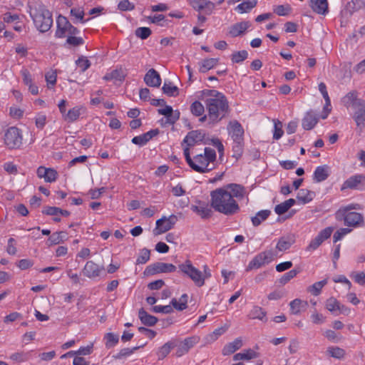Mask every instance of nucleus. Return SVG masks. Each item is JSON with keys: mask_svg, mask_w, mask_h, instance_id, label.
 Wrapping results in <instances>:
<instances>
[{"mask_svg": "<svg viewBox=\"0 0 365 365\" xmlns=\"http://www.w3.org/2000/svg\"><path fill=\"white\" fill-rule=\"evenodd\" d=\"M196 96L205 103L207 111V114L200 118L201 123L207 120L210 124H216L228 114L229 103L222 93L217 90L205 89L197 92Z\"/></svg>", "mask_w": 365, "mask_h": 365, "instance_id": "1", "label": "nucleus"}, {"mask_svg": "<svg viewBox=\"0 0 365 365\" xmlns=\"http://www.w3.org/2000/svg\"><path fill=\"white\" fill-rule=\"evenodd\" d=\"M212 207L225 215H232L240 210V206L226 188L220 187L210 192Z\"/></svg>", "mask_w": 365, "mask_h": 365, "instance_id": "2", "label": "nucleus"}, {"mask_svg": "<svg viewBox=\"0 0 365 365\" xmlns=\"http://www.w3.org/2000/svg\"><path fill=\"white\" fill-rule=\"evenodd\" d=\"M185 160L189 166L195 171L200 173H207L215 169L216 166V152L215 150L206 147L203 154H197L193 158L187 153Z\"/></svg>", "mask_w": 365, "mask_h": 365, "instance_id": "3", "label": "nucleus"}, {"mask_svg": "<svg viewBox=\"0 0 365 365\" xmlns=\"http://www.w3.org/2000/svg\"><path fill=\"white\" fill-rule=\"evenodd\" d=\"M180 271L188 277L196 286L200 287L205 284L207 279L211 277L207 265L203 266V272L195 267L190 260H186L178 266Z\"/></svg>", "mask_w": 365, "mask_h": 365, "instance_id": "4", "label": "nucleus"}, {"mask_svg": "<svg viewBox=\"0 0 365 365\" xmlns=\"http://www.w3.org/2000/svg\"><path fill=\"white\" fill-rule=\"evenodd\" d=\"M30 16L41 32L48 31L53 24L52 14L43 5L31 9Z\"/></svg>", "mask_w": 365, "mask_h": 365, "instance_id": "5", "label": "nucleus"}, {"mask_svg": "<svg viewBox=\"0 0 365 365\" xmlns=\"http://www.w3.org/2000/svg\"><path fill=\"white\" fill-rule=\"evenodd\" d=\"M2 140L8 149H19L23 144L22 130L16 126H10L4 131Z\"/></svg>", "mask_w": 365, "mask_h": 365, "instance_id": "6", "label": "nucleus"}, {"mask_svg": "<svg viewBox=\"0 0 365 365\" xmlns=\"http://www.w3.org/2000/svg\"><path fill=\"white\" fill-rule=\"evenodd\" d=\"M205 136V133L198 130L190 131L186 135L181 143L185 158H186L187 153L189 155L193 153V148L196 145L201 143L203 141Z\"/></svg>", "mask_w": 365, "mask_h": 365, "instance_id": "7", "label": "nucleus"}, {"mask_svg": "<svg viewBox=\"0 0 365 365\" xmlns=\"http://www.w3.org/2000/svg\"><path fill=\"white\" fill-rule=\"evenodd\" d=\"M56 31L55 36L62 38L68 35H76L79 34V30L73 26L66 17L59 15L56 19Z\"/></svg>", "mask_w": 365, "mask_h": 365, "instance_id": "8", "label": "nucleus"}, {"mask_svg": "<svg viewBox=\"0 0 365 365\" xmlns=\"http://www.w3.org/2000/svg\"><path fill=\"white\" fill-rule=\"evenodd\" d=\"M275 257L274 252L271 250L257 254L248 264L247 271L259 269L272 262Z\"/></svg>", "mask_w": 365, "mask_h": 365, "instance_id": "9", "label": "nucleus"}, {"mask_svg": "<svg viewBox=\"0 0 365 365\" xmlns=\"http://www.w3.org/2000/svg\"><path fill=\"white\" fill-rule=\"evenodd\" d=\"M178 221V217L175 215H170L168 217L163 216L156 221V227L153 230L155 235H159L171 230Z\"/></svg>", "mask_w": 365, "mask_h": 365, "instance_id": "10", "label": "nucleus"}, {"mask_svg": "<svg viewBox=\"0 0 365 365\" xmlns=\"http://www.w3.org/2000/svg\"><path fill=\"white\" fill-rule=\"evenodd\" d=\"M176 267L170 263L155 262L148 266L144 274L146 275H154L161 273H172L176 271Z\"/></svg>", "mask_w": 365, "mask_h": 365, "instance_id": "11", "label": "nucleus"}, {"mask_svg": "<svg viewBox=\"0 0 365 365\" xmlns=\"http://www.w3.org/2000/svg\"><path fill=\"white\" fill-rule=\"evenodd\" d=\"M365 187V175L356 174L346 179L341 187V190L346 189L362 190Z\"/></svg>", "mask_w": 365, "mask_h": 365, "instance_id": "12", "label": "nucleus"}, {"mask_svg": "<svg viewBox=\"0 0 365 365\" xmlns=\"http://www.w3.org/2000/svg\"><path fill=\"white\" fill-rule=\"evenodd\" d=\"M333 231L334 228L332 227H327L321 230L319 234L310 241L309 245L306 248V250L308 252H313L317 250L324 240L330 237Z\"/></svg>", "mask_w": 365, "mask_h": 365, "instance_id": "13", "label": "nucleus"}, {"mask_svg": "<svg viewBox=\"0 0 365 365\" xmlns=\"http://www.w3.org/2000/svg\"><path fill=\"white\" fill-rule=\"evenodd\" d=\"M229 135L238 145L243 141L244 129L241 124L236 120L230 121L227 125Z\"/></svg>", "mask_w": 365, "mask_h": 365, "instance_id": "14", "label": "nucleus"}, {"mask_svg": "<svg viewBox=\"0 0 365 365\" xmlns=\"http://www.w3.org/2000/svg\"><path fill=\"white\" fill-rule=\"evenodd\" d=\"M191 210L199 215L202 219H207L212 214L211 204L208 202L197 200L194 205H191Z\"/></svg>", "mask_w": 365, "mask_h": 365, "instance_id": "15", "label": "nucleus"}, {"mask_svg": "<svg viewBox=\"0 0 365 365\" xmlns=\"http://www.w3.org/2000/svg\"><path fill=\"white\" fill-rule=\"evenodd\" d=\"M104 272V267L100 266L95 263L93 261H88L83 270V274L90 279H95L101 275Z\"/></svg>", "mask_w": 365, "mask_h": 365, "instance_id": "16", "label": "nucleus"}, {"mask_svg": "<svg viewBox=\"0 0 365 365\" xmlns=\"http://www.w3.org/2000/svg\"><path fill=\"white\" fill-rule=\"evenodd\" d=\"M354 121L357 126H364L365 123V101H359L351 108Z\"/></svg>", "mask_w": 365, "mask_h": 365, "instance_id": "17", "label": "nucleus"}, {"mask_svg": "<svg viewBox=\"0 0 365 365\" xmlns=\"http://www.w3.org/2000/svg\"><path fill=\"white\" fill-rule=\"evenodd\" d=\"M344 220L345 225L354 227H359L364 222L363 215L356 212L344 213Z\"/></svg>", "mask_w": 365, "mask_h": 365, "instance_id": "18", "label": "nucleus"}, {"mask_svg": "<svg viewBox=\"0 0 365 365\" xmlns=\"http://www.w3.org/2000/svg\"><path fill=\"white\" fill-rule=\"evenodd\" d=\"M319 118L317 114L312 110L307 111L302 120V126L304 130L313 129L317 124Z\"/></svg>", "mask_w": 365, "mask_h": 365, "instance_id": "19", "label": "nucleus"}, {"mask_svg": "<svg viewBox=\"0 0 365 365\" xmlns=\"http://www.w3.org/2000/svg\"><path fill=\"white\" fill-rule=\"evenodd\" d=\"M309 6L317 14L326 16L329 13L328 0H309Z\"/></svg>", "mask_w": 365, "mask_h": 365, "instance_id": "20", "label": "nucleus"}, {"mask_svg": "<svg viewBox=\"0 0 365 365\" xmlns=\"http://www.w3.org/2000/svg\"><path fill=\"white\" fill-rule=\"evenodd\" d=\"M37 176L39 178H43L46 182H55L57 179L58 173L52 168H47L43 166L37 169Z\"/></svg>", "mask_w": 365, "mask_h": 365, "instance_id": "21", "label": "nucleus"}, {"mask_svg": "<svg viewBox=\"0 0 365 365\" xmlns=\"http://www.w3.org/2000/svg\"><path fill=\"white\" fill-rule=\"evenodd\" d=\"M325 355L329 358H332L336 360L342 361L345 359L346 352L345 349L338 346H327Z\"/></svg>", "mask_w": 365, "mask_h": 365, "instance_id": "22", "label": "nucleus"}, {"mask_svg": "<svg viewBox=\"0 0 365 365\" xmlns=\"http://www.w3.org/2000/svg\"><path fill=\"white\" fill-rule=\"evenodd\" d=\"M145 83L150 87H159L161 84V78L159 73L153 68L150 69L144 77Z\"/></svg>", "mask_w": 365, "mask_h": 365, "instance_id": "23", "label": "nucleus"}, {"mask_svg": "<svg viewBox=\"0 0 365 365\" xmlns=\"http://www.w3.org/2000/svg\"><path fill=\"white\" fill-rule=\"evenodd\" d=\"M223 187L226 188L229 192H230L234 199L235 197L238 200H241L247 197V192L245 188L240 185L232 183L228 184Z\"/></svg>", "mask_w": 365, "mask_h": 365, "instance_id": "24", "label": "nucleus"}, {"mask_svg": "<svg viewBox=\"0 0 365 365\" xmlns=\"http://www.w3.org/2000/svg\"><path fill=\"white\" fill-rule=\"evenodd\" d=\"M250 22L247 21L235 24L230 28L229 35L232 37L242 35L250 28Z\"/></svg>", "mask_w": 365, "mask_h": 365, "instance_id": "25", "label": "nucleus"}, {"mask_svg": "<svg viewBox=\"0 0 365 365\" xmlns=\"http://www.w3.org/2000/svg\"><path fill=\"white\" fill-rule=\"evenodd\" d=\"M294 242L295 239L293 235L283 236L278 240L276 249L279 252H284L289 250Z\"/></svg>", "mask_w": 365, "mask_h": 365, "instance_id": "26", "label": "nucleus"}, {"mask_svg": "<svg viewBox=\"0 0 365 365\" xmlns=\"http://www.w3.org/2000/svg\"><path fill=\"white\" fill-rule=\"evenodd\" d=\"M329 168L327 165H321L316 168L313 173V180L317 182L324 181L329 175Z\"/></svg>", "mask_w": 365, "mask_h": 365, "instance_id": "27", "label": "nucleus"}, {"mask_svg": "<svg viewBox=\"0 0 365 365\" xmlns=\"http://www.w3.org/2000/svg\"><path fill=\"white\" fill-rule=\"evenodd\" d=\"M259 356V353L256 351L248 349L237 353L233 356L234 361H250Z\"/></svg>", "mask_w": 365, "mask_h": 365, "instance_id": "28", "label": "nucleus"}, {"mask_svg": "<svg viewBox=\"0 0 365 365\" xmlns=\"http://www.w3.org/2000/svg\"><path fill=\"white\" fill-rule=\"evenodd\" d=\"M197 342V338L192 336L184 339L180 344L177 351V355L181 356L187 353L190 348H192Z\"/></svg>", "mask_w": 365, "mask_h": 365, "instance_id": "29", "label": "nucleus"}, {"mask_svg": "<svg viewBox=\"0 0 365 365\" xmlns=\"http://www.w3.org/2000/svg\"><path fill=\"white\" fill-rule=\"evenodd\" d=\"M219 63V58H210L203 59L199 63V71L200 73H207L210 70L215 68Z\"/></svg>", "mask_w": 365, "mask_h": 365, "instance_id": "30", "label": "nucleus"}, {"mask_svg": "<svg viewBox=\"0 0 365 365\" xmlns=\"http://www.w3.org/2000/svg\"><path fill=\"white\" fill-rule=\"evenodd\" d=\"M363 99L358 98V93L356 91L349 92L343 98L342 103L347 108H353L356 103L361 101Z\"/></svg>", "mask_w": 365, "mask_h": 365, "instance_id": "31", "label": "nucleus"}, {"mask_svg": "<svg viewBox=\"0 0 365 365\" xmlns=\"http://www.w3.org/2000/svg\"><path fill=\"white\" fill-rule=\"evenodd\" d=\"M68 234L64 231L53 232L48 239L47 245L48 246H53L58 245L64 241L67 240Z\"/></svg>", "mask_w": 365, "mask_h": 365, "instance_id": "32", "label": "nucleus"}, {"mask_svg": "<svg viewBox=\"0 0 365 365\" xmlns=\"http://www.w3.org/2000/svg\"><path fill=\"white\" fill-rule=\"evenodd\" d=\"M83 109V106H75L68 110L63 119L68 123L75 122L78 119Z\"/></svg>", "mask_w": 365, "mask_h": 365, "instance_id": "33", "label": "nucleus"}, {"mask_svg": "<svg viewBox=\"0 0 365 365\" xmlns=\"http://www.w3.org/2000/svg\"><path fill=\"white\" fill-rule=\"evenodd\" d=\"M257 4V0L245 1L235 7V11L239 14L249 13Z\"/></svg>", "mask_w": 365, "mask_h": 365, "instance_id": "34", "label": "nucleus"}, {"mask_svg": "<svg viewBox=\"0 0 365 365\" xmlns=\"http://www.w3.org/2000/svg\"><path fill=\"white\" fill-rule=\"evenodd\" d=\"M31 352L32 351H16V352H14L13 354H11L9 356V359L13 361L14 362H16V363H22V362H25V361H27L28 360H29L31 357Z\"/></svg>", "mask_w": 365, "mask_h": 365, "instance_id": "35", "label": "nucleus"}, {"mask_svg": "<svg viewBox=\"0 0 365 365\" xmlns=\"http://www.w3.org/2000/svg\"><path fill=\"white\" fill-rule=\"evenodd\" d=\"M242 346V340L240 339H236L224 346L222 349V354L225 356L230 355L240 349Z\"/></svg>", "mask_w": 365, "mask_h": 365, "instance_id": "36", "label": "nucleus"}, {"mask_svg": "<svg viewBox=\"0 0 365 365\" xmlns=\"http://www.w3.org/2000/svg\"><path fill=\"white\" fill-rule=\"evenodd\" d=\"M307 305V302L306 301H303L300 299H295L289 303L290 312L294 315L299 314L302 309L305 308Z\"/></svg>", "mask_w": 365, "mask_h": 365, "instance_id": "37", "label": "nucleus"}, {"mask_svg": "<svg viewBox=\"0 0 365 365\" xmlns=\"http://www.w3.org/2000/svg\"><path fill=\"white\" fill-rule=\"evenodd\" d=\"M138 317L141 322L146 326H153L158 322L155 317L148 314L143 309L139 310Z\"/></svg>", "mask_w": 365, "mask_h": 365, "instance_id": "38", "label": "nucleus"}, {"mask_svg": "<svg viewBox=\"0 0 365 365\" xmlns=\"http://www.w3.org/2000/svg\"><path fill=\"white\" fill-rule=\"evenodd\" d=\"M71 16H72V20L74 24L77 23H85L88 19L85 20L84 16L85 12L82 7H78V8H73L71 9Z\"/></svg>", "mask_w": 365, "mask_h": 365, "instance_id": "39", "label": "nucleus"}, {"mask_svg": "<svg viewBox=\"0 0 365 365\" xmlns=\"http://www.w3.org/2000/svg\"><path fill=\"white\" fill-rule=\"evenodd\" d=\"M248 317L252 319L267 321L266 312L259 306H254L250 310Z\"/></svg>", "mask_w": 365, "mask_h": 365, "instance_id": "40", "label": "nucleus"}, {"mask_svg": "<svg viewBox=\"0 0 365 365\" xmlns=\"http://www.w3.org/2000/svg\"><path fill=\"white\" fill-rule=\"evenodd\" d=\"M296 202L294 199L290 198L284 202L277 205L274 207V212L281 215L285 213L290 207H292Z\"/></svg>", "mask_w": 365, "mask_h": 365, "instance_id": "41", "label": "nucleus"}, {"mask_svg": "<svg viewBox=\"0 0 365 365\" xmlns=\"http://www.w3.org/2000/svg\"><path fill=\"white\" fill-rule=\"evenodd\" d=\"M187 295L186 294H183L179 299L173 298L170 304L175 309L178 311H182L187 308Z\"/></svg>", "mask_w": 365, "mask_h": 365, "instance_id": "42", "label": "nucleus"}, {"mask_svg": "<svg viewBox=\"0 0 365 365\" xmlns=\"http://www.w3.org/2000/svg\"><path fill=\"white\" fill-rule=\"evenodd\" d=\"M313 196L314 193L312 192L307 189H301L297 192V199L299 202L307 204L312 200Z\"/></svg>", "mask_w": 365, "mask_h": 365, "instance_id": "43", "label": "nucleus"}, {"mask_svg": "<svg viewBox=\"0 0 365 365\" xmlns=\"http://www.w3.org/2000/svg\"><path fill=\"white\" fill-rule=\"evenodd\" d=\"M125 78V74L121 69H115L111 71L110 72L107 73L104 79L106 81H122Z\"/></svg>", "mask_w": 365, "mask_h": 365, "instance_id": "44", "label": "nucleus"}, {"mask_svg": "<svg viewBox=\"0 0 365 365\" xmlns=\"http://www.w3.org/2000/svg\"><path fill=\"white\" fill-rule=\"evenodd\" d=\"M200 100L195 101L190 106V111L195 116H203L206 110Z\"/></svg>", "mask_w": 365, "mask_h": 365, "instance_id": "45", "label": "nucleus"}, {"mask_svg": "<svg viewBox=\"0 0 365 365\" xmlns=\"http://www.w3.org/2000/svg\"><path fill=\"white\" fill-rule=\"evenodd\" d=\"M327 284V279H324L314 283L312 286L307 288V291L314 296L320 294L323 287Z\"/></svg>", "mask_w": 365, "mask_h": 365, "instance_id": "46", "label": "nucleus"}, {"mask_svg": "<svg viewBox=\"0 0 365 365\" xmlns=\"http://www.w3.org/2000/svg\"><path fill=\"white\" fill-rule=\"evenodd\" d=\"M340 302L334 297H330L327 299L325 307L328 311L337 316V310Z\"/></svg>", "mask_w": 365, "mask_h": 365, "instance_id": "47", "label": "nucleus"}, {"mask_svg": "<svg viewBox=\"0 0 365 365\" xmlns=\"http://www.w3.org/2000/svg\"><path fill=\"white\" fill-rule=\"evenodd\" d=\"M163 92L169 96H176L178 94V88L170 81H165L163 86Z\"/></svg>", "mask_w": 365, "mask_h": 365, "instance_id": "48", "label": "nucleus"}, {"mask_svg": "<svg viewBox=\"0 0 365 365\" xmlns=\"http://www.w3.org/2000/svg\"><path fill=\"white\" fill-rule=\"evenodd\" d=\"M45 79L48 89H53L56 83L57 73L54 70H50L45 74Z\"/></svg>", "mask_w": 365, "mask_h": 365, "instance_id": "49", "label": "nucleus"}, {"mask_svg": "<svg viewBox=\"0 0 365 365\" xmlns=\"http://www.w3.org/2000/svg\"><path fill=\"white\" fill-rule=\"evenodd\" d=\"M270 212L268 210H261L258 212L255 216L252 217V222L254 226H258L265 220L269 215Z\"/></svg>", "mask_w": 365, "mask_h": 365, "instance_id": "50", "label": "nucleus"}, {"mask_svg": "<svg viewBox=\"0 0 365 365\" xmlns=\"http://www.w3.org/2000/svg\"><path fill=\"white\" fill-rule=\"evenodd\" d=\"M93 344L91 343L86 346H81L77 351H70L68 354H75L78 356H87L93 352Z\"/></svg>", "mask_w": 365, "mask_h": 365, "instance_id": "51", "label": "nucleus"}, {"mask_svg": "<svg viewBox=\"0 0 365 365\" xmlns=\"http://www.w3.org/2000/svg\"><path fill=\"white\" fill-rule=\"evenodd\" d=\"M174 347V344L172 342H167L163 346H162L158 351V356L159 359H163L166 357L168 354L170 352L171 349Z\"/></svg>", "mask_w": 365, "mask_h": 365, "instance_id": "52", "label": "nucleus"}, {"mask_svg": "<svg viewBox=\"0 0 365 365\" xmlns=\"http://www.w3.org/2000/svg\"><path fill=\"white\" fill-rule=\"evenodd\" d=\"M46 215H60V216L67 217L70 212L66 210H62L56 207H48L43 211Z\"/></svg>", "mask_w": 365, "mask_h": 365, "instance_id": "53", "label": "nucleus"}, {"mask_svg": "<svg viewBox=\"0 0 365 365\" xmlns=\"http://www.w3.org/2000/svg\"><path fill=\"white\" fill-rule=\"evenodd\" d=\"M104 339L106 340V346L110 348L118 344L119 338L117 334L113 333H108L105 335Z\"/></svg>", "mask_w": 365, "mask_h": 365, "instance_id": "54", "label": "nucleus"}, {"mask_svg": "<svg viewBox=\"0 0 365 365\" xmlns=\"http://www.w3.org/2000/svg\"><path fill=\"white\" fill-rule=\"evenodd\" d=\"M150 256V252L149 250L144 248L140 250L139 255L136 259V264H145L149 259Z\"/></svg>", "mask_w": 365, "mask_h": 365, "instance_id": "55", "label": "nucleus"}, {"mask_svg": "<svg viewBox=\"0 0 365 365\" xmlns=\"http://www.w3.org/2000/svg\"><path fill=\"white\" fill-rule=\"evenodd\" d=\"M247 56L248 53L246 51L242 50L232 53L231 60L233 63H239L244 61L247 58Z\"/></svg>", "mask_w": 365, "mask_h": 365, "instance_id": "56", "label": "nucleus"}, {"mask_svg": "<svg viewBox=\"0 0 365 365\" xmlns=\"http://www.w3.org/2000/svg\"><path fill=\"white\" fill-rule=\"evenodd\" d=\"M273 11L275 14L280 16H284L288 15L291 11V7L289 5H278L273 8Z\"/></svg>", "mask_w": 365, "mask_h": 365, "instance_id": "57", "label": "nucleus"}, {"mask_svg": "<svg viewBox=\"0 0 365 365\" xmlns=\"http://www.w3.org/2000/svg\"><path fill=\"white\" fill-rule=\"evenodd\" d=\"M24 113V110L16 106H13L9 108V115L15 120L21 119Z\"/></svg>", "mask_w": 365, "mask_h": 365, "instance_id": "58", "label": "nucleus"}, {"mask_svg": "<svg viewBox=\"0 0 365 365\" xmlns=\"http://www.w3.org/2000/svg\"><path fill=\"white\" fill-rule=\"evenodd\" d=\"M47 117L43 113H38L35 117V125L37 128L43 129L46 124Z\"/></svg>", "mask_w": 365, "mask_h": 365, "instance_id": "59", "label": "nucleus"}, {"mask_svg": "<svg viewBox=\"0 0 365 365\" xmlns=\"http://www.w3.org/2000/svg\"><path fill=\"white\" fill-rule=\"evenodd\" d=\"M350 277L352 278L354 282L360 285L365 284V272H352L350 274Z\"/></svg>", "mask_w": 365, "mask_h": 365, "instance_id": "60", "label": "nucleus"}, {"mask_svg": "<svg viewBox=\"0 0 365 365\" xmlns=\"http://www.w3.org/2000/svg\"><path fill=\"white\" fill-rule=\"evenodd\" d=\"M310 318L314 324H322L326 322V317L316 310L311 314Z\"/></svg>", "mask_w": 365, "mask_h": 365, "instance_id": "61", "label": "nucleus"}, {"mask_svg": "<svg viewBox=\"0 0 365 365\" xmlns=\"http://www.w3.org/2000/svg\"><path fill=\"white\" fill-rule=\"evenodd\" d=\"M351 232V229L350 228H340L338 230L333 236V240L334 242H336L341 239H343L344 237H345L346 235L350 233Z\"/></svg>", "mask_w": 365, "mask_h": 365, "instance_id": "62", "label": "nucleus"}, {"mask_svg": "<svg viewBox=\"0 0 365 365\" xmlns=\"http://www.w3.org/2000/svg\"><path fill=\"white\" fill-rule=\"evenodd\" d=\"M151 34V30L148 27H139L135 30V35L144 40L148 38Z\"/></svg>", "mask_w": 365, "mask_h": 365, "instance_id": "63", "label": "nucleus"}, {"mask_svg": "<svg viewBox=\"0 0 365 365\" xmlns=\"http://www.w3.org/2000/svg\"><path fill=\"white\" fill-rule=\"evenodd\" d=\"M299 272V271L297 269H292L289 271L282 277L280 279V283L282 284H287L289 281L295 277Z\"/></svg>", "mask_w": 365, "mask_h": 365, "instance_id": "64", "label": "nucleus"}]
</instances>
